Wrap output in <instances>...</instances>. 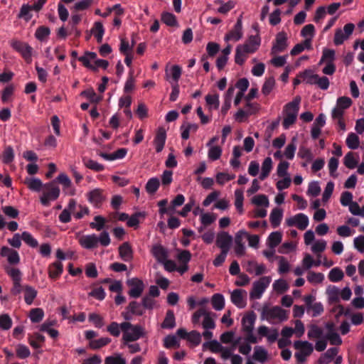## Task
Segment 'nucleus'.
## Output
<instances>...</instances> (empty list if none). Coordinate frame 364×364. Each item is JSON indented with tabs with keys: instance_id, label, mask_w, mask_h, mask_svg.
Here are the masks:
<instances>
[{
	"instance_id": "64",
	"label": "nucleus",
	"mask_w": 364,
	"mask_h": 364,
	"mask_svg": "<svg viewBox=\"0 0 364 364\" xmlns=\"http://www.w3.org/2000/svg\"><path fill=\"white\" fill-rule=\"evenodd\" d=\"M222 154V149L218 146H211L208 151V157L213 161L218 160Z\"/></svg>"
},
{
	"instance_id": "43",
	"label": "nucleus",
	"mask_w": 364,
	"mask_h": 364,
	"mask_svg": "<svg viewBox=\"0 0 364 364\" xmlns=\"http://www.w3.org/2000/svg\"><path fill=\"white\" fill-rule=\"evenodd\" d=\"M50 30L48 27L41 26L37 28L35 37L40 41H44L50 35Z\"/></svg>"
},
{
	"instance_id": "17",
	"label": "nucleus",
	"mask_w": 364,
	"mask_h": 364,
	"mask_svg": "<svg viewBox=\"0 0 364 364\" xmlns=\"http://www.w3.org/2000/svg\"><path fill=\"white\" fill-rule=\"evenodd\" d=\"M79 243L83 248L94 249L98 246V237L95 234L83 235L79 239Z\"/></svg>"
},
{
	"instance_id": "13",
	"label": "nucleus",
	"mask_w": 364,
	"mask_h": 364,
	"mask_svg": "<svg viewBox=\"0 0 364 364\" xmlns=\"http://www.w3.org/2000/svg\"><path fill=\"white\" fill-rule=\"evenodd\" d=\"M232 237L227 232H220L216 238V245L221 249V251L229 252Z\"/></svg>"
},
{
	"instance_id": "3",
	"label": "nucleus",
	"mask_w": 364,
	"mask_h": 364,
	"mask_svg": "<svg viewBox=\"0 0 364 364\" xmlns=\"http://www.w3.org/2000/svg\"><path fill=\"white\" fill-rule=\"evenodd\" d=\"M294 347L299 350L294 355L298 363H304L306 357L309 356L314 350L312 344L308 341H296L294 343Z\"/></svg>"
},
{
	"instance_id": "39",
	"label": "nucleus",
	"mask_w": 364,
	"mask_h": 364,
	"mask_svg": "<svg viewBox=\"0 0 364 364\" xmlns=\"http://www.w3.org/2000/svg\"><path fill=\"white\" fill-rule=\"evenodd\" d=\"M31 11H33L31 6L24 4L21 6L18 17L19 18H23L26 21H28L33 16L31 14Z\"/></svg>"
},
{
	"instance_id": "37",
	"label": "nucleus",
	"mask_w": 364,
	"mask_h": 364,
	"mask_svg": "<svg viewBox=\"0 0 364 364\" xmlns=\"http://www.w3.org/2000/svg\"><path fill=\"white\" fill-rule=\"evenodd\" d=\"M346 143L349 149H356L360 144L359 137L355 133L350 132L348 134Z\"/></svg>"
},
{
	"instance_id": "11",
	"label": "nucleus",
	"mask_w": 364,
	"mask_h": 364,
	"mask_svg": "<svg viewBox=\"0 0 364 364\" xmlns=\"http://www.w3.org/2000/svg\"><path fill=\"white\" fill-rule=\"evenodd\" d=\"M247 232L245 230L238 231L235 237V252L237 256H242L245 253L244 240L246 239Z\"/></svg>"
},
{
	"instance_id": "60",
	"label": "nucleus",
	"mask_w": 364,
	"mask_h": 364,
	"mask_svg": "<svg viewBox=\"0 0 364 364\" xmlns=\"http://www.w3.org/2000/svg\"><path fill=\"white\" fill-rule=\"evenodd\" d=\"M12 320L7 314L0 315V328L3 330H9L11 328Z\"/></svg>"
},
{
	"instance_id": "49",
	"label": "nucleus",
	"mask_w": 364,
	"mask_h": 364,
	"mask_svg": "<svg viewBox=\"0 0 364 364\" xmlns=\"http://www.w3.org/2000/svg\"><path fill=\"white\" fill-rule=\"evenodd\" d=\"M273 289L279 294H283L286 292L289 289V285L287 282L282 279H279L276 280L273 284Z\"/></svg>"
},
{
	"instance_id": "52",
	"label": "nucleus",
	"mask_w": 364,
	"mask_h": 364,
	"mask_svg": "<svg viewBox=\"0 0 364 364\" xmlns=\"http://www.w3.org/2000/svg\"><path fill=\"white\" fill-rule=\"evenodd\" d=\"M21 239L31 247H37L38 245V241L28 232H23L21 234Z\"/></svg>"
},
{
	"instance_id": "62",
	"label": "nucleus",
	"mask_w": 364,
	"mask_h": 364,
	"mask_svg": "<svg viewBox=\"0 0 364 364\" xmlns=\"http://www.w3.org/2000/svg\"><path fill=\"white\" fill-rule=\"evenodd\" d=\"M164 346L166 348H171L178 346V340L174 335H168L164 339Z\"/></svg>"
},
{
	"instance_id": "19",
	"label": "nucleus",
	"mask_w": 364,
	"mask_h": 364,
	"mask_svg": "<svg viewBox=\"0 0 364 364\" xmlns=\"http://www.w3.org/2000/svg\"><path fill=\"white\" fill-rule=\"evenodd\" d=\"M245 295H246V291L245 290L241 289H235L231 293V301L238 308H244L246 305Z\"/></svg>"
},
{
	"instance_id": "30",
	"label": "nucleus",
	"mask_w": 364,
	"mask_h": 364,
	"mask_svg": "<svg viewBox=\"0 0 364 364\" xmlns=\"http://www.w3.org/2000/svg\"><path fill=\"white\" fill-rule=\"evenodd\" d=\"M23 289L25 302L27 304L31 305L36 297L37 291L33 287L28 285L25 286Z\"/></svg>"
},
{
	"instance_id": "31",
	"label": "nucleus",
	"mask_w": 364,
	"mask_h": 364,
	"mask_svg": "<svg viewBox=\"0 0 364 364\" xmlns=\"http://www.w3.org/2000/svg\"><path fill=\"white\" fill-rule=\"evenodd\" d=\"M176 326L175 316L172 310L166 311V317L161 324L163 328H173Z\"/></svg>"
},
{
	"instance_id": "58",
	"label": "nucleus",
	"mask_w": 364,
	"mask_h": 364,
	"mask_svg": "<svg viewBox=\"0 0 364 364\" xmlns=\"http://www.w3.org/2000/svg\"><path fill=\"white\" fill-rule=\"evenodd\" d=\"M324 279V275L320 272H314L310 271L307 275V280L310 283L318 284L321 283Z\"/></svg>"
},
{
	"instance_id": "21",
	"label": "nucleus",
	"mask_w": 364,
	"mask_h": 364,
	"mask_svg": "<svg viewBox=\"0 0 364 364\" xmlns=\"http://www.w3.org/2000/svg\"><path fill=\"white\" fill-rule=\"evenodd\" d=\"M119 254L124 262H129L132 259L133 252L129 242H124L119 247Z\"/></svg>"
},
{
	"instance_id": "42",
	"label": "nucleus",
	"mask_w": 364,
	"mask_h": 364,
	"mask_svg": "<svg viewBox=\"0 0 364 364\" xmlns=\"http://www.w3.org/2000/svg\"><path fill=\"white\" fill-rule=\"evenodd\" d=\"M92 32L93 33L95 37L97 39V43H101L102 41V37L105 33V29L103 25L101 22H95L94 24V27L92 29Z\"/></svg>"
},
{
	"instance_id": "36",
	"label": "nucleus",
	"mask_w": 364,
	"mask_h": 364,
	"mask_svg": "<svg viewBox=\"0 0 364 364\" xmlns=\"http://www.w3.org/2000/svg\"><path fill=\"white\" fill-rule=\"evenodd\" d=\"M330 303H338L339 301L340 290L335 286H329L326 290Z\"/></svg>"
},
{
	"instance_id": "51",
	"label": "nucleus",
	"mask_w": 364,
	"mask_h": 364,
	"mask_svg": "<svg viewBox=\"0 0 364 364\" xmlns=\"http://www.w3.org/2000/svg\"><path fill=\"white\" fill-rule=\"evenodd\" d=\"M85 166L95 171H102L105 169V166L102 164L97 163L92 159H83Z\"/></svg>"
},
{
	"instance_id": "18",
	"label": "nucleus",
	"mask_w": 364,
	"mask_h": 364,
	"mask_svg": "<svg viewBox=\"0 0 364 364\" xmlns=\"http://www.w3.org/2000/svg\"><path fill=\"white\" fill-rule=\"evenodd\" d=\"M166 139V132L164 127H159L154 139L156 151L161 152L165 145Z\"/></svg>"
},
{
	"instance_id": "9",
	"label": "nucleus",
	"mask_w": 364,
	"mask_h": 364,
	"mask_svg": "<svg viewBox=\"0 0 364 364\" xmlns=\"http://www.w3.org/2000/svg\"><path fill=\"white\" fill-rule=\"evenodd\" d=\"M287 224L288 226H296L299 230H304L309 225V218L304 213H298L287 219Z\"/></svg>"
},
{
	"instance_id": "38",
	"label": "nucleus",
	"mask_w": 364,
	"mask_h": 364,
	"mask_svg": "<svg viewBox=\"0 0 364 364\" xmlns=\"http://www.w3.org/2000/svg\"><path fill=\"white\" fill-rule=\"evenodd\" d=\"M44 341L45 336L38 333H36L28 338V343L33 348H41V343H44Z\"/></svg>"
},
{
	"instance_id": "33",
	"label": "nucleus",
	"mask_w": 364,
	"mask_h": 364,
	"mask_svg": "<svg viewBox=\"0 0 364 364\" xmlns=\"http://www.w3.org/2000/svg\"><path fill=\"white\" fill-rule=\"evenodd\" d=\"M252 358L257 361L263 363L267 358V352L262 346H256L255 348V352L252 355Z\"/></svg>"
},
{
	"instance_id": "61",
	"label": "nucleus",
	"mask_w": 364,
	"mask_h": 364,
	"mask_svg": "<svg viewBox=\"0 0 364 364\" xmlns=\"http://www.w3.org/2000/svg\"><path fill=\"white\" fill-rule=\"evenodd\" d=\"M252 201V203L259 206L268 207L269 204L267 196L264 194H259L254 196Z\"/></svg>"
},
{
	"instance_id": "55",
	"label": "nucleus",
	"mask_w": 364,
	"mask_h": 364,
	"mask_svg": "<svg viewBox=\"0 0 364 364\" xmlns=\"http://www.w3.org/2000/svg\"><path fill=\"white\" fill-rule=\"evenodd\" d=\"M16 353L18 358L21 359H25L30 356L31 352L29 348L23 344H19L17 346L16 349Z\"/></svg>"
},
{
	"instance_id": "27",
	"label": "nucleus",
	"mask_w": 364,
	"mask_h": 364,
	"mask_svg": "<svg viewBox=\"0 0 364 364\" xmlns=\"http://www.w3.org/2000/svg\"><path fill=\"white\" fill-rule=\"evenodd\" d=\"M272 169V160L270 157L264 159L262 164V172L259 176L261 181H264L267 178Z\"/></svg>"
},
{
	"instance_id": "34",
	"label": "nucleus",
	"mask_w": 364,
	"mask_h": 364,
	"mask_svg": "<svg viewBox=\"0 0 364 364\" xmlns=\"http://www.w3.org/2000/svg\"><path fill=\"white\" fill-rule=\"evenodd\" d=\"M323 329L317 325L311 324L309 326L307 336L309 339L321 338L323 336Z\"/></svg>"
},
{
	"instance_id": "45",
	"label": "nucleus",
	"mask_w": 364,
	"mask_h": 364,
	"mask_svg": "<svg viewBox=\"0 0 364 364\" xmlns=\"http://www.w3.org/2000/svg\"><path fill=\"white\" fill-rule=\"evenodd\" d=\"M344 277L343 272L338 267L333 268L328 274V279L332 282H338Z\"/></svg>"
},
{
	"instance_id": "59",
	"label": "nucleus",
	"mask_w": 364,
	"mask_h": 364,
	"mask_svg": "<svg viewBox=\"0 0 364 364\" xmlns=\"http://www.w3.org/2000/svg\"><path fill=\"white\" fill-rule=\"evenodd\" d=\"M94 220L96 223L92 222L90 223V226L92 229H96L97 231H100L105 227L106 220L101 215H97L94 218Z\"/></svg>"
},
{
	"instance_id": "24",
	"label": "nucleus",
	"mask_w": 364,
	"mask_h": 364,
	"mask_svg": "<svg viewBox=\"0 0 364 364\" xmlns=\"http://www.w3.org/2000/svg\"><path fill=\"white\" fill-rule=\"evenodd\" d=\"M260 42L261 39L258 34L255 36L252 35L242 46H246L247 49V51H249L250 53H253L258 49Z\"/></svg>"
},
{
	"instance_id": "47",
	"label": "nucleus",
	"mask_w": 364,
	"mask_h": 364,
	"mask_svg": "<svg viewBox=\"0 0 364 364\" xmlns=\"http://www.w3.org/2000/svg\"><path fill=\"white\" fill-rule=\"evenodd\" d=\"M235 205L237 208V210L241 213L243 211V200H244V196H243V191L241 189H236L235 191Z\"/></svg>"
},
{
	"instance_id": "32",
	"label": "nucleus",
	"mask_w": 364,
	"mask_h": 364,
	"mask_svg": "<svg viewBox=\"0 0 364 364\" xmlns=\"http://www.w3.org/2000/svg\"><path fill=\"white\" fill-rule=\"evenodd\" d=\"M212 306L216 311L222 310L225 306V298L220 294H215L212 296Z\"/></svg>"
},
{
	"instance_id": "26",
	"label": "nucleus",
	"mask_w": 364,
	"mask_h": 364,
	"mask_svg": "<svg viewBox=\"0 0 364 364\" xmlns=\"http://www.w3.org/2000/svg\"><path fill=\"white\" fill-rule=\"evenodd\" d=\"M247 50V49L246 46L239 45L237 46L235 55V63L242 65L245 63L246 55L247 53H250Z\"/></svg>"
},
{
	"instance_id": "1",
	"label": "nucleus",
	"mask_w": 364,
	"mask_h": 364,
	"mask_svg": "<svg viewBox=\"0 0 364 364\" xmlns=\"http://www.w3.org/2000/svg\"><path fill=\"white\" fill-rule=\"evenodd\" d=\"M300 97H296L292 102L287 103L284 107L285 117L282 122L283 127L287 129L292 125L297 117L299 109Z\"/></svg>"
},
{
	"instance_id": "12",
	"label": "nucleus",
	"mask_w": 364,
	"mask_h": 364,
	"mask_svg": "<svg viewBox=\"0 0 364 364\" xmlns=\"http://www.w3.org/2000/svg\"><path fill=\"white\" fill-rule=\"evenodd\" d=\"M242 36V16H240L235 24L233 28L225 35V40L226 41L233 40L235 41H239Z\"/></svg>"
},
{
	"instance_id": "14",
	"label": "nucleus",
	"mask_w": 364,
	"mask_h": 364,
	"mask_svg": "<svg viewBox=\"0 0 364 364\" xmlns=\"http://www.w3.org/2000/svg\"><path fill=\"white\" fill-rule=\"evenodd\" d=\"M287 47V36L284 31L279 32L277 34L275 43L272 48V53L283 52Z\"/></svg>"
},
{
	"instance_id": "6",
	"label": "nucleus",
	"mask_w": 364,
	"mask_h": 364,
	"mask_svg": "<svg viewBox=\"0 0 364 364\" xmlns=\"http://www.w3.org/2000/svg\"><path fill=\"white\" fill-rule=\"evenodd\" d=\"M355 28V25L352 23L346 24L343 27V31L338 28L335 31L333 43L336 46H340L344 43L345 41L349 38L352 35Z\"/></svg>"
},
{
	"instance_id": "16",
	"label": "nucleus",
	"mask_w": 364,
	"mask_h": 364,
	"mask_svg": "<svg viewBox=\"0 0 364 364\" xmlns=\"http://www.w3.org/2000/svg\"><path fill=\"white\" fill-rule=\"evenodd\" d=\"M0 254L1 257H7V260L11 264H17L20 262V257L18 252L9 247H2Z\"/></svg>"
},
{
	"instance_id": "53",
	"label": "nucleus",
	"mask_w": 364,
	"mask_h": 364,
	"mask_svg": "<svg viewBox=\"0 0 364 364\" xmlns=\"http://www.w3.org/2000/svg\"><path fill=\"white\" fill-rule=\"evenodd\" d=\"M274 85V78L273 77H269L265 80L264 83L263 84L262 87V92L264 95H268L273 90Z\"/></svg>"
},
{
	"instance_id": "50",
	"label": "nucleus",
	"mask_w": 364,
	"mask_h": 364,
	"mask_svg": "<svg viewBox=\"0 0 364 364\" xmlns=\"http://www.w3.org/2000/svg\"><path fill=\"white\" fill-rule=\"evenodd\" d=\"M44 312L42 309L36 308L30 312V319L33 323H39L43 318Z\"/></svg>"
},
{
	"instance_id": "8",
	"label": "nucleus",
	"mask_w": 364,
	"mask_h": 364,
	"mask_svg": "<svg viewBox=\"0 0 364 364\" xmlns=\"http://www.w3.org/2000/svg\"><path fill=\"white\" fill-rule=\"evenodd\" d=\"M127 284L130 287L129 295L132 298H139L144 289V284L142 280L138 278L128 279Z\"/></svg>"
},
{
	"instance_id": "63",
	"label": "nucleus",
	"mask_w": 364,
	"mask_h": 364,
	"mask_svg": "<svg viewBox=\"0 0 364 364\" xmlns=\"http://www.w3.org/2000/svg\"><path fill=\"white\" fill-rule=\"evenodd\" d=\"M298 156L301 159H306L308 162L311 161L314 158L311 150L304 146L299 148Z\"/></svg>"
},
{
	"instance_id": "46",
	"label": "nucleus",
	"mask_w": 364,
	"mask_h": 364,
	"mask_svg": "<svg viewBox=\"0 0 364 364\" xmlns=\"http://www.w3.org/2000/svg\"><path fill=\"white\" fill-rule=\"evenodd\" d=\"M161 21L168 26H176L178 25L176 16L169 12H164L162 14Z\"/></svg>"
},
{
	"instance_id": "5",
	"label": "nucleus",
	"mask_w": 364,
	"mask_h": 364,
	"mask_svg": "<svg viewBox=\"0 0 364 364\" xmlns=\"http://www.w3.org/2000/svg\"><path fill=\"white\" fill-rule=\"evenodd\" d=\"M12 48L18 52L27 63L32 62L33 49L27 43L15 41L11 44Z\"/></svg>"
},
{
	"instance_id": "44",
	"label": "nucleus",
	"mask_w": 364,
	"mask_h": 364,
	"mask_svg": "<svg viewBox=\"0 0 364 364\" xmlns=\"http://www.w3.org/2000/svg\"><path fill=\"white\" fill-rule=\"evenodd\" d=\"M146 214L144 212H136L129 217L127 225L131 228H136L139 224V218H144Z\"/></svg>"
},
{
	"instance_id": "56",
	"label": "nucleus",
	"mask_w": 364,
	"mask_h": 364,
	"mask_svg": "<svg viewBox=\"0 0 364 364\" xmlns=\"http://www.w3.org/2000/svg\"><path fill=\"white\" fill-rule=\"evenodd\" d=\"M345 166L350 169L355 168L358 164V161L355 159L353 152H348L344 157Z\"/></svg>"
},
{
	"instance_id": "35",
	"label": "nucleus",
	"mask_w": 364,
	"mask_h": 364,
	"mask_svg": "<svg viewBox=\"0 0 364 364\" xmlns=\"http://www.w3.org/2000/svg\"><path fill=\"white\" fill-rule=\"evenodd\" d=\"M160 186V181L159 178L154 177L148 180L145 188L148 193L154 194L159 189Z\"/></svg>"
},
{
	"instance_id": "29",
	"label": "nucleus",
	"mask_w": 364,
	"mask_h": 364,
	"mask_svg": "<svg viewBox=\"0 0 364 364\" xmlns=\"http://www.w3.org/2000/svg\"><path fill=\"white\" fill-rule=\"evenodd\" d=\"M25 183L30 190L36 192H39L44 186L42 181L37 178H26Z\"/></svg>"
},
{
	"instance_id": "20",
	"label": "nucleus",
	"mask_w": 364,
	"mask_h": 364,
	"mask_svg": "<svg viewBox=\"0 0 364 364\" xmlns=\"http://www.w3.org/2000/svg\"><path fill=\"white\" fill-rule=\"evenodd\" d=\"M151 253L159 263L166 260L168 257L166 249L161 245H154L151 249Z\"/></svg>"
},
{
	"instance_id": "23",
	"label": "nucleus",
	"mask_w": 364,
	"mask_h": 364,
	"mask_svg": "<svg viewBox=\"0 0 364 364\" xmlns=\"http://www.w3.org/2000/svg\"><path fill=\"white\" fill-rule=\"evenodd\" d=\"M63 265L60 262H55L48 267L49 277L57 279L63 273Z\"/></svg>"
},
{
	"instance_id": "41",
	"label": "nucleus",
	"mask_w": 364,
	"mask_h": 364,
	"mask_svg": "<svg viewBox=\"0 0 364 364\" xmlns=\"http://www.w3.org/2000/svg\"><path fill=\"white\" fill-rule=\"evenodd\" d=\"M282 235L279 232H272L268 237V245L270 248L276 247L282 241Z\"/></svg>"
},
{
	"instance_id": "2",
	"label": "nucleus",
	"mask_w": 364,
	"mask_h": 364,
	"mask_svg": "<svg viewBox=\"0 0 364 364\" xmlns=\"http://www.w3.org/2000/svg\"><path fill=\"white\" fill-rule=\"evenodd\" d=\"M46 189L42 193L40 200L43 205L49 206L50 200H55L60 196V188L55 185V181H50L44 184Z\"/></svg>"
},
{
	"instance_id": "15",
	"label": "nucleus",
	"mask_w": 364,
	"mask_h": 364,
	"mask_svg": "<svg viewBox=\"0 0 364 364\" xmlns=\"http://www.w3.org/2000/svg\"><path fill=\"white\" fill-rule=\"evenodd\" d=\"M144 336V328L139 325L133 326L128 333H123V339L126 342L137 341Z\"/></svg>"
},
{
	"instance_id": "48",
	"label": "nucleus",
	"mask_w": 364,
	"mask_h": 364,
	"mask_svg": "<svg viewBox=\"0 0 364 364\" xmlns=\"http://www.w3.org/2000/svg\"><path fill=\"white\" fill-rule=\"evenodd\" d=\"M14 159V151L11 146L5 148L2 154V161L5 164H11Z\"/></svg>"
},
{
	"instance_id": "57",
	"label": "nucleus",
	"mask_w": 364,
	"mask_h": 364,
	"mask_svg": "<svg viewBox=\"0 0 364 364\" xmlns=\"http://www.w3.org/2000/svg\"><path fill=\"white\" fill-rule=\"evenodd\" d=\"M127 309L132 314H136L138 316H142L144 313L141 304L136 301H131L127 306Z\"/></svg>"
},
{
	"instance_id": "25",
	"label": "nucleus",
	"mask_w": 364,
	"mask_h": 364,
	"mask_svg": "<svg viewBox=\"0 0 364 364\" xmlns=\"http://www.w3.org/2000/svg\"><path fill=\"white\" fill-rule=\"evenodd\" d=\"M256 316L254 313L245 316L242 319V329L246 333L253 331Z\"/></svg>"
},
{
	"instance_id": "10",
	"label": "nucleus",
	"mask_w": 364,
	"mask_h": 364,
	"mask_svg": "<svg viewBox=\"0 0 364 364\" xmlns=\"http://www.w3.org/2000/svg\"><path fill=\"white\" fill-rule=\"evenodd\" d=\"M87 200L95 208H100L105 200L103 195V191L100 188H95L87 193Z\"/></svg>"
},
{
	"instance_id": "54",
	"label": "nucleus",
	"mask_w": 364,
	"mask_h": 364,
	"mask_svg": "<svg viewBox=\"0 0 364 364\" xmlns=\"http://www.w3.org/2000/svg\"><path fill=\"white\" fill-rule=\"evenodd\" d=\"M203 349L208 348L213 353L220 352L222 349H223V347L216 340H213V341L204 343L203 344Z\"/></svg>"
},
{
	"instance_id": "22",
	"label": "nucleus",
	"mask_w": 364,
	"mask_h": 364,
	"mask_svg": "<svg viewBox=\"0 0 364 364\" xmlns=\"http://www.w3.org/2000/svg\"><path fill=\"white\" fill-rule=\"evenodd\" d=\"M57 181L63 186L64 191L69 195L73 196L75 190L71 188V181L65 173H60L56 178Z\"/></svg>"
},
{
	"instance_id": "28",
	"label": "nucleus",
	"mask_w": 364,
	"mask_h": 364,
	"mask_svg": "<svg viewBox=\"0 0 364 364\" xmlns=\"http://www.w3.org/2000/svg\"><path fill=\"white\" fill-rule=\"evenodd\" d=\"M282 216L283 212L282 209L275 208L272 210L269 216V220L274 228H277L280 225Z\"/></svg>"
},
{
	"instance_id": "4",
	"label": "nucleus",
	"mask_w": 364,
	"mask_h": 364,
	"mask_svg": "<svg viewBox=\"0 0 364 364\" xmlns=\"http://www.w3.org/2000/svg\"><path fill=\"white\" fill-rule=\"evenodd\" d=\"M271 278L269 277H262L258 281L253 283L252 289L250 294L251 299H259L262 294L269 285Z\"/></svg>"
},
{
	"instance_id": "7",
	"label": "nucleus",
	"mask_w": 364,
	"mask_h": 364,
	"mask_svg": "<svg viewBox=\"0 0 364 364\" xmlns=\"http://www.w3.org/2000/svg\"><path fill=\"white\" fill-rule=\"evenodd\" d=\"M262 316H265L267 320L279 318L280 321H284L287 319L286 311L279 306H274L272 308L264 307L262 309Z\"/></svg>"
},
{
	"instance_id": "40",
	"label": "nucleus",
	"mask_w": 364,
	"mask_h": 364,
	"mask_svg": "<svg viewBox=\"0 0 364 364\" xmlns=\"http://www.w3.org/2000/svg\"><path fill=\"white\" fill-rule=\"evenodd\" d=\"M111 342V339L107 337L100 338L99 339L90 341L89 342V346L93 350L99 349L103 346H107Z\"/></svg>"
}]
</instances>
